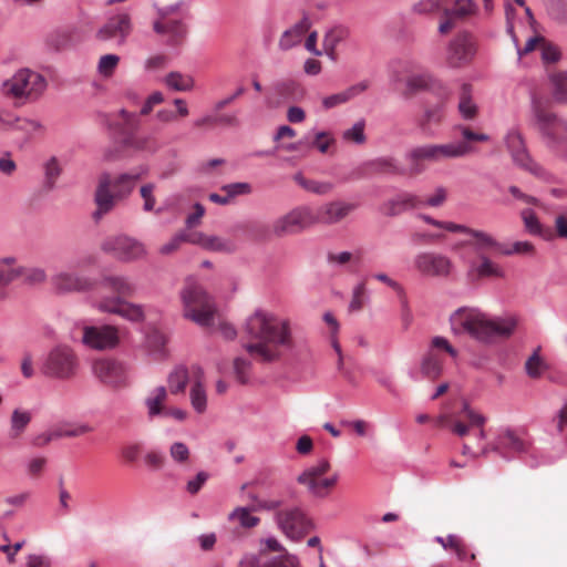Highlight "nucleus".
I'll return each mask as SVG.
<instances>
[{"mask_svg":"<svg viewBox=\"0 0 567 567\" xmlns=\"http://www.w3.org/2000/svg\"><path fill=\"white\" fill-rule=\"evenodd\" d=\"M522 219L524 221L526 230L532 235L542 234V225L532 209H524L522 213Z\"/></svg>","mask_w":567,"mask_h":567,"instance_id":"obj_61","label":"nucleus"},{"mask_svg":"<svg viewBox=\"0 0 567 567\" xmlns=\"http://www.w3.org/2000/svg\"><path fill=\"white\" fill-rule=\"evenodd\" d=\"M92 372L107 388L121 390L130 385V365L120 359H97L92 364Z\"/></svg>","mask_w":567,"mask_h":567,"instance_id":"obj_11","label":"nucleus"},{"mask_svg":"<svg viewBox=\"0 0 567 567\" xmlns=\"http://www.w3.org/2000/svg\"><path fill=\"white\" fill-rule=\"evenodd\" d=\"M359 205L343 199L327 202L315 209L316 224L331 226L346 220Z\"/></svg>","mask_w":567,"mask_h":567,"instance_id":"obj_21","label":"nucleus"},{"mask_svg":"<svg viewBox=\"0 0 567 567\" xmlns=\"http://www.w3.org/2000/svg\"><path fill=\"white\" fill-rule=\"evenodd\" d=\"M80 360L75 351L69 346H56L49 351L41 365L44 377L61 381H69L78 375Z\"/></svg>","mask_w":567,"mask_h":567,"instance_id":"obj_8","label":"nucleus"},{"mask_svg":"<svg viewBox=\"0 0 567 567\" xmlns=\"http://www.w3.org/2000/svg\"><path fill=\"white\" fill-rule=\"evenodd\" d=\"M47 81L38 72L20 69L11 78L3 81L2 94L20 104L39 99L45 91Z\"/></svg>","mask_w":567,"mask_h":567,"instance_id":"obj_6","label":"nucleus"},{"mask_svg":"<svg viewBox=\"0 0 567 567\" xmlns=\"http://www.w3.org/2000/svg\"><path fill=\"white\" fill-rule=\"evenodd\" d=\"M19 279H23L29 284H42L47 280V272L40 267H24L21 265Z\"/></svg>","mask_w":567,"mask_h":567,"instance_id":"obj_56","label":"nucleus"},{"mask_svg":"<svg viewBox=\"0 0 567 567\" xmlns=\"http://www.w3.org/2000/svg\"><path fill=\"white\" fill-rule=\"evenodd\" d=\"M251 504L243 507H236L229 514V520L238 523L244 528H252L260 522L259 517L251 515Z\"/></svg>","mask_w":567,"mask_h":567,"instance_id":"obj_44","label":"nucleus"},{"mask_svg":"<svg viewBox=\"0 0 567 567\" xmlns=\"http://www.w3.org/2000/svg\"><path fill=\"white\" fill-rule=\"evenodd\" d=\"M155 188H156V186L153 183L144 184L140 188L141 197L144 200L143 209L145 212H153L154 210V207H155V204H156V199H155V196H154Z\"/></svg>","mask_w":567,"mask_h":567,"instance_id":"obj_63","label":"nucleus"},{"mask_svg":"<svg viewBox=\"0 0 567 567\" xmlns=\"http://www.w3.org/2000/svg\"><path fill=\"white\" fill-rule=\"evenodd\" d=\"M553 93L556 101L567 103V72H557L550 75Z\"/></svg>","mask_w":567,"mask_h":567,"instance_id":"obj_50","label":"nucleus"},{"mask_svg":"<svg viewBox=\"0 0 567 567\" xmlns=\"http://www.w3.org/2000/svg\"><path fill=\"white\" fill-rule=\"evenodd\" d=\"M475 53V38L468 32H460L447 47L445 62L451 68H463L472 62Z\"/></svg>","mask_w":567,"mask_h":567,"instance_id":"obj_17","label":"nucleus"},{"mask_svg":"<svg viewBox=\"0 0 567 567\" xmlns=\"http://www.w3.org/2000/svg\"><path fill=\"white\" fill-rule=\"evenodd\" d=\"M503 450L513 453H523L527 450V443L517 436L513 431L506 430L501 433L494 442L484 445L478 453L473 451V446L471 444L464 442L462 454L471 455L474 458H477L481 456L486 457L489 452H501Z\"/></svg>","mask_w":567,"mask_h":567,"instance_id":"obj_18","label":"nucleus"},{"mask_svg":"<svg viewBox=\"0 0 567 567\" xmlns=\"http://www.w3.org/2000/svg\"><path fill=\"white\" fill-rule=\"evenodd\" d=\"M121 58L114 53H107L100 56L96 65L97 74L104 79H111L120 65Z\"/></svg>","mask_w":567,"mask_h":567,"instance_id":"obj_45","label":"nucleus"},{"mask_svg":"<svg viewBox=\"0 0 567 567\" xmlns=\"http://www.w3.org/2000/svg\"><path fill=\"white\" fill-rule=\"evenodd\" d=\"M126 144L137 151H144L148 153H155L159 148V144L154 136H128Z\"/></svg>","mask_w":567,"mask_h":567,"instance_id":"obj_48","label":"nucleus"},{"mask_svg":"<svg viewBox=\"0 0 567 567\" xmlns=\"http://www.w3.org/2000/svg\"><path fill=\"white\" fill-rule=\"evenodd\" d=\"M430 76L426 74H414L406 79L405 89L402 94L405 97H411L421 91H424L430 85Z\"/></svg>","mask_w":567,"mask_h":567,"instance_id":"obj_47","label":"nucleus"},{"mask_svg":"<svg viewBox=\"0 0 567 567\" xmlns=\"http://www.w3.org/2000/svg\"><path fill=\"white\" fill-rule=\"evenodd\" d=\"M183 315L203 328H213L217 309L210 296L195 281H187L181 292Z\"/></svg>","mask_w":567,"mask_h":567,"instance_id":"obj_5","label":"nucleus"},{"mask_svg":"<svg viewBox=\"0 0 567 567\" xmlns=\"http://www.w3.org/2000/svg\"><path fill=\"white\" fill-rule=\"evenodd\" d=\"M518 319L508 315L491 317L475 308H460L451 316V327L455 334L467 333L482 343L497 339H508L517 328Z\"/></svg>","mask_w":567,"mask_h":567,"instance_id":"obj_2","label":"nucleus"},{"mask_svg":"<svg viewBox=\"0 0 567 567\" xmlns=\"http://www.w3.org/2000/svg\"><path fill=\"white\" fill-rule=\"evenodd\" d=\"M473 147L465 142L446 144H425L413 147L405 156L409 162V174L414 176L425 171L426 163H440L466 156Z\"/></svg>","mask_w":567,"mask_h":567,"instance_id":"obj_4","label":"nucleus"},{"mask_svg":"<svg viewBox=\"0 0 567 567\" xmlns=\"http://www.w3.org/2000/svg\"><path fill=\"white\" fill-rule=\"evenodd\" d=\"M101 249L124 262L141 259L146 255L144 244L126 235H113L105 238L101 244Z\"/></svg>","mask_w":567,"mask_h":567,"instance_id":"obj_14","label":"nucleus"},{"mask_svg":"<svg viewBox=\"0 0 567 567\" xmlns=\"http://www.w3.org/2000/svg\"><path fill=\"white\" fill-rule=\"evenodd\" d=\"M250 367H251L250 361L243 359V358L235 359V361H234L235 377H236L237 381L240 382L241 384H245L248 382Z\"/></svg>","mask_w":567,"mask_h":567,"instance_id":"obj_64","label":"nucleus"},{"mask_svg":"<svg viewBox=\"0 0 567 567\" xmlns=\"http://www.w3.org/2000/svg\"><path fill=\"white\" fill-rule=\"evenodd\" d=\"M207 329L210 332H219L227 340H233L237 336L236 329L230 323L226 322L218 312L215 319V326Z\"/></svg>","mask_w":567,"mask_h":567,"instance_id":"obj_60","label":"nucleus"},{"mask_svg":"<svg viewBox=\"0 0 567 567\" xmlns=\"http://www.w3.org/2000/svg\"><path fill=\"white\" fill-rule=\"evenodd\" d=\"M169 456L177 465L185 466L190 461V451L185 443L174 442L169 446Z\"/></svg>","mask_w":567,"mask_h":567,"instance_id":"obj_54","label":"nucleus"},{"mask_svg":"<svg viewBox=\"0 0 567 567\" xmlns=\"http://www.w3.org/2000/svg\"><path fill=\"white\" fill-rule=\"evenodd\" d=\"M21 264L13 256L0 257V285L7 286L19 279Z\"/></svg>","mask_w":567,"mask_h":567,"instance_id":"obj_37","label":"nucleus"},{"mask_svg":"<svg viewBox=\"0 0 567 567\" xmlns=\"http://www.w3.org/2000/svg\"><path fill=\"white\" fill-rule=\"evenodd\" d=\"M365 295H367L365 282H360L359 285H357L353 288L352 299L349 305V310L351 312L360 311L363 308L364 301H365Z\"/></svg>","mask_w":567,"mask_h":567,"instance_id":"obj_62","label":"nucleus"},{"mask_svg":"<svg viewBox=\"0 0 567 567\" xmlns=\"http://www.w3.org/2000/svg\"><path fill=\"white\" fill-rule=\"evenodd\" d=\"M349 37V30L346 27L337 25L330 29L323 38V49L326 54L336 60V49L338 44L343 42Z\"/></svg>","mask_w":567,"mask_h":567,"instance_id":"obj_35","label":"nucleus"},{"mask_svg":"<svg viewBox=\"0 0 567 567\" xmlns=\"http://www.w3.org/2000/svg\"><path fill=\"white\" fill-rule=\"evenodd\" d=\"M31 415L27 411L14 410L11 416L12 436L18 437L29 424Z\"/></svg>","mask_w":567,"mask_h":567,"instance_id":"obj_55","label":"nucleus"},{"mask_svg":"<svg viewBox=\"0 0 567 567\" xmlns=\"http://www.w3.org/2000/svg\"><path fill=\"white\" fill-rule=\"evenodd\" d=\"M220 190L226 193L230 200H233L237 196L250 194L252 188L249 183L239 182L224 185Z\"/></svg>","mask_w":567,"mask_h":567,"instance_id":"obj_59","label":"nucleus"},{"mask_svg":"<svg viewBox=\"0 0 567 567\" xmlns=\"http://www.w3.org/2000/svg\"><path fill=\"white\" fill-rule=\"evenodd\" d=\"M505 142L509 153L512 154L513 161L518 166L537 177H545V171L530 158L522 133L518 130H511L505 137Z\"/></svg>","mask_w":567,"mask_h":567,"instance_id":"obj_20","label":"nucleus"},{"mask_svg":"<svg viewBox=\"0 0 567 567\" xmlns=\"http://www.w3.org/2000/svg\"><path fill=\"white\" fill-rule=\"evenodd\" d=\"M439 351H445L455 358L457 351L450 344L447 339L443 337H434L431 341L429 351L424 354L421 371L423 375L430 380H435L442 374L443 359Z\"/></svg>","mask_w":567,"mask_h":567,"instance_id":"obj_19","label":"nucleus"},{"mask_svg":"<svg viewBox=\"0 0 567 567\" xmlns=\"http://www.w3.org/2000/svg\"><path fill=\"white\" fill-rule=\"evenodd\" d=\"M452 267L450 258L432 251L420 252L414 258V268L423 276L446 277Z\"/></svg>","mask_w":567,"mask_h":567,"instance_id":"obj_24","label":"nucleus"},{"mask_svg":"<svg viewBox=\"0 0 567 567\" xmlns=\"http://www.w3.org/2000/svg\"><path fill=\"white\" fill-rule=\"evenodd\" d=\"M183 2H177L158 9V18L153 23L157 34L165 35L169 45L181 44L187 34V28L183 22Z\"/></svg>","mask_w":567,"mask_h":567,"instance_id":"obj_10","label":"nucleus"},{"mask_svg":"<svg viewBox=\"0 0 567 567\" xmlns=\"http://www.w3.org/2000/svg\"><path fill=\"white\" fill-rule=\"evenodd\" d=\"M369 174L403 175L404 171L393 157H379L364 164Z\"/></svg>","mask_w":567,"mask_h":567,"instance_id":"obj_33","label":"nucleus"},{"mask_svg":"<svg viewBox=\"0 0 567 567\" xmlns=\"http://www.w3.org/2000/svg\"><path fill=\"white\" fill-rule=\"evenodd\" d=\"M51 285L59 293L84 292L92 289V281L80 274L59 271L51 278Z\"/></svg>","mask_w":567,"mask_h":567,"instance_id":"obj_26","label":"nucleus"},{"mask_svg":"<svg viewBox=\"0 0 567 567\" xmlns=\"http://www.w3.org/2000/svg\"><path fill=\"white\" fill-rule=\"evenodd\" d=\"M485 423L486 417L473 410L467 403L464 404L455 420H452L447 414H442L435 419L436 426L449 427L453 434L460 437H465L473 431L474 436L480 442L486 439Z\"/></svg>","mask_w":567,"mask_h":567,"instance_id":"obj_9","label":"nucleus"},{"mask_svg":"<svg viewBox=\"0 0 567 567\" xmlns=\"http://www.w3.org/2000/svg\"><path fill=\"white\" fill-rule=\"evenodd\" d=\"M167 382L173 394L183 393L188 382L193 384V365L190 368L177 367L168 375Z\"/></svg>","mask_w":567,"mask_h":567,"instance_id":"obj_36","label":"nucleus"},{"mask_svg":"<svg viewBox=\"0 0 567 567\" xmlns=\"http://www.w3.org/2000/svg\"><path fill=\"white\" fill-rule=\"evenodd\" d=\"M457 233L468 235L470 238L465 241V244L473 246L480 256L484 255L485 252L503 254L501 244L485 231L471 229L464 226V229H460Z\"/></svg>","mask_w":567,"mask_h":567,"instance_id":"obj_29","label":"nucleus"},{"mask_svg":"<svg viewBox=\"0 0 567 567\" xmlns=\"http://www.w3.org/2000/svg\"><path fill=\"white\" fill-rule=\"evenodd\" d=\"M133 31L131 14L120 12L111 16L95 32V39L101 42L114 41L117 45L126 43Z\"/></svg>","mask_w":567,"mask_h":567,"instance_id":"obj_16","label":"nucleus"},{"mask_svg":"<svg viewBox=\"0 0 567 567\" xmlns=\"http://www.w3.org/2000/svg\"><path fill=\"white\" fill-rule=\"evenodd\" d=\"M80 331L81 342L90 349L105 351L120 344V330L114 326H83Z\"/></svg>","mask_w":567,"mask_h":567,"instance_id":"obj_15","label":"nucleus"},{"mask_svg":"<svg viewBox=\"0 0 567 567\" xmlns=\"http://www.w3.org/2000/svg\"><path fill=\"white\" fill-rule=\"evenodd\" d=\"M364 130L365 121L360 120L355 122L350 128L343 131L342 138L349 143H354L358 145L364 144L367 141Z\"/></svg>","mask_w":567,"mask_h":567,"instance_id":"obj_51","label":"nucleus"},{"mask_svg":"<svg viewBox=\"0 0 567 567\" xmlns=\"http://www.w3.org/2000/svg\"><path fill=\"white\" fill-rule=\"evenodd\" d=\"M167 400V390L165 386H156L145 399V405L147 408V414L150 417L164 414L165 402Z\"/></svg>","mask_w":567,"mask_h":567,"instance_id":"obj_34","label":"nucleus"},{"mask_svg":"<svg viewBox=\"0 0 567 567\" xmlns=\"http://www.w3.org/2000/svg\"><path fill=\"white\" fill-rule=\"evenodd\" d=\"M336 145V138L330 132H318L315 134L310 146L316 148L321 154L331 153V148Z\"/></svg>","mask_w":567,"mask_h":567,"instance_id":"obj_53","label":"nucleus"},{"mask_svg":"<svg viewBox=\"0 0 567 567\" xmlns=\"http://www.w3.org/2000/svg\"><path fill=\"white\" fill-rule=\"evenodd\" d=\"M480 259H481V264L475 268V272L478 278L503 277V270L497 264L493 262L491 259H488L484 255L480 256Z\"/></svg>","mask_w":567,"mask_h":567,"instance_id":"obj_52","label":"nucleus"},{"mask_svg":"<svg viewBox=\"0 0 567 567\" xmlns=\"http://www.w3.org/2000/svg\"><path fill=\"white\" fill-rule=\"evenodd\" d=\"M280 529L290 538L299 539L310 528L309 520L300 508H288L277 513Z\"/></svg>","mask_w":567,"mask_h":567,"instance_id":"obj_25","label":"nucleus"},{"mask_svg":"<svg viewBox=\"0 0 567 567\" xmlns=\"http://www.w3.org/2000/svg\"><path fill=\"white\" fill-rule=\"evenodd\" d=\"M444 118V111L441 104L426 107L424 114L419 120V127L426 134H432V125H439Z\"/></svg>","mask_w":567,"mask_h":567,"instance_id":"obj_38","label":"nucleus"},{"mask_svg":"<svg viewBox=\"0 0 567 567\" xmlns=\"http://www.w3.org/2000/svg\"><path fill=\"white\" fill-rule=\"evenodd\" d=\"M306 95V90L301 83L293 79H282L276 81L266 96L269 106H278L282 102H299Z\"/></svg>","mask_w":567,"mask_h":567,"instance_id":"obj_23","label":"nucleus"},{"mask_svg":"<svg viewBox=\"0 0 567 567\" xmlns=\"http://www.w3.org/2000/svg\"><path fill=\"white\" fill-rule=\"evenodd\" d=\"M456 19H464L476 12L472 0H453V8H449Z\"/></svg>","mask_w":567,"mask_h":567,"instance_id":"obj_57","label":"nucleus"},{"mask_svg":"<svg viewBox=\"0 0 567 567\" xmlns=\"http://www.w3.org/2000/svg\"><path fill=\"white\" fill-rule=\"evenodd\" d=\"M369 85L370 84L368 81H361L357 84L347 87L346 90L339 93L326 96L322 99V106L324 110H330L338 105L344 104L354 99L355 96L360 95L364 91H367L369 89Z\"/></svg>","mask_w":567,"mask_h":567,"instance_id":"obj_31","label":"nucleus"},{"mask_svg":"<svg viewBox=\"0 0 567 567\" xmlns=\"http://www.w3.org/2000/svg\"><path fill=\"white\" fill-rule=\"evenodd\" d=\"M293 181L301 186L303 189L311 192L317 195H327L329 194L334 185L330 182H320L316 179H309L305 177L301 173H297L293 176Z\"/></svg>","mask_w":567,"mask_h":567,"instance_id":"obj_42","label":"nucleus"},{"mask_svg":"<svg viewBox=\"0 0 567 567\" xmlns=\"http://www.w3.org/2000/svg\"><path fill=\"white\" fill-rule=\"evenodd\" d=\"M533 112L542 134L556 144L567 143V122L557 117L537 99L533 100Z\"/></svg>","mask_w":567,"mask_h":567,"instance_id":"obj_13","label":"nucleus"},{"mask_svg":"<svg viewBox=\"0 0 567 567\" xmlns=\"http://www.w3.org/2000/svg\"><path fill=\"white\" fill-rule=\"evenodd\" d=\"M339 480V472L332 468L328 458L319 460L297 477V482L305 486L309 494L318 498L328 497L338 485Z\"/></svg>","mask_w":567,"mask_h":567,"instance_id":"obj_7","label":"nucleus"},{"mask_svg":"<svg viewBox=\"0 0 567 567\" xmlns=\"http://www.w3.org/2000/svg\"><path fill=\"white\" fill-rule=\"evenodd\" d=\"M423 207H425V202L422 196L412 193H402L385 202L381 206V212L385 216H396L405 210L420 209Z\"/></svg>","mask_w":567,"mask_h":567,"instance_id":"obj_27","label":"nucleus"},{"mask_svg":"<svg viewBox=\"0 0 567 567\" xmlns=\"http://www.w3.org/2000/svg\"><path fill=\"white\" fill-rule=\"evenodd\" d=\"M100 286L104 290H109L114 296H105L104 298H131L136 292L135 284L127 277L110 275L102 278Z\"/></svg>","mask_w":567,"mask_h":567,"instance_id":"obj_28","label":"nucleus"},{"mask_svg":"<svg viewBox=\"0 0 567 567\" xmlns=\"http://www.w3.org/2000/svg\"><path fill=\"white\" fill-rule=\"evenodd\" d=\"M10 125L17 131L24 133L28 138L44 133V126L39 121L32 118L17 117Z\"/></svg>","mask_w":567,"mask_h":567,"instance_id":"obj_46","label":"nucleus"},{"mask_svg":"<svg viewBox=\"0 0 567 567\" xmlns=\"http://www.w3.org/2000/svg\"><path fill=\"white\" fill-rule=\"evenodd\" d=\"M93 305L101 312L118 315L133 322H142L145 319L143 306L122 298H101Z\"/></svg>","mask_w":567,"mask_h":567,"instance_id":"obj_22","label":"nucleus"},{"mask_svg":"<svg viewBox=\"0 0 567 567\" xmlns=\"http://www.w3.org/2000/svg\"><path fill=\"white\" fill-rule=\"evenodd\" d=\"M471 93L472 86L470 84H463L460 94L458 111L465 120H473L477 115V106L472 101Z\"/></svg>","mask_w":567,"mask_h":567,"instance_id":"obj_43","label":"nucleus"},{"mask_svg":"<svg viewBox=\"0 0 567 567\" xmlns=\"http://www.w3.org/2000/svg\"><path fill=\"white\" fill-rule=\"evenodd\" d=\"M317 225L315 209L308 205H300L277 218L271 225L276 237L299 234Z\"/></svg>","mask_w":567,"mask_h":567,"instance_id":"obj_12","label":"nucleus"},{"mask_svg":"<svg viewBox=\"0 0 567 567\" xmlns=\"http://www.w3.org/2000/svg\"><path fill=\"white\" fill-rule=\"evenodd\" d=\"M44 172H45V183L50 188H52L62 172V168H61L56 157H51L45 163Z\"/></svg>","mask_w":567,"mask_h":567,"instance_id":"obj_58","label":"nucleus"},{"mask_svg":"<svg viewBox=\"0 0 567 567\" xmlns=\"http://www.w3.org/2000/svg\"><path fill=\"white\" fill-rule=\"evenodd\" d=\"M204 249L215 252L231 254L236 250V245L229 239L207 235Z\"/></svg>","mask_w":567,"mask_h":567,"instance_id":"obj_49","label":"nucleus"},{"mask_svg":"<svg viewBox=\"0 0 567 567\" xmlns=\"http://www.w3.org/2000/svg\"><path fill=\"white\" fill-rule=\"evenodd\" d=\"M147 174L146 166H140L130 173L117 176L110 173L101 174L94 193L96 209L93 213V218L100 220L115 207L117 202L126 199L133 193L136 183Z\"/></svg>","mask_w":567,"mask_h":567,"instance_id":"obj_3","label":"nucleus"},{"mask_svg":"<svg viewBox=\"0 0 567 567\" xmlns=\"http://www.w3.org/2000/svg\"><path fill=\"white\" fill-rule=\"evenodd\" d=\"M174 106L176 107L175 111L169 109H162L157 111L156 118L164 124L173 123L177 121L179 117L184 118L189 115V110L187 106V103L183 99H175L173 101Z\"/></svg>","mask_w":567,"mask_h":567,"instance_id":"obj_39","label":"nucleus"},{"mask_svg":"<svg viewBox=\"0 0 567 567\" xmlns=\"http://www.w3.org/2000/svg\"><path fill=\"white\" fill-rule=\"evenodd\" d=\"M244 331L249 339L244 348L259 362L277 361L295 346L290 321L262 309L247 318Z\"/></svg>","mask_w":567,"mask_h":567,"instance_id":"obj_1","label":"nucleus"},{"mask_svg":"<svg viewBox=\"0 0 567 567\" xmlns=\"http://www.w3.org/2000/svg\"><path fill=\"white\" fill-rule=\"evenodd\" d=\"M310 22L308 18L301 19L290 29L286 30L279 40V47L281 50H290L295 45L299 44L305 34L309 31Z\"/></svg>","mask_w":567,"mask_h":567,"instance_id":"obj_32","label":"nucleus"},{"mask_svg":"<svg viewBox=\"0 0 567 567\" xmlns=\"http://www.w3.org/2000/svg\"><path fill=\"white\" fill-rule=\"evenodd\" d=\"M193 409L203 414L207 409V394L204 388V372L198 365H193V384L189 392Z\"/></svg>","mask_w":567,"mask_h":567,"instance_id":"obj_30","label":"nucleus"},{"mask_svg":"<svg viewBox=\"0 0 567 567\" xmlns=\"http://www.w3.org/2000/svg\"><path fill=\"white\" fill-rule=\"evenodd\" d=\"M238 229L243 230L247 239L252 241H266L270 239L272 231L267 225L249 221L238 226Z\"/></svg>","mask_w":567,"mask_h":567,"instance_id":"obj_40","label":"nucleus"},{"mask_svg":"<svg viewBox=\"0 0 567 567\" xmlns=\"http://www.w3.org/2000/svg\"><path fill=\"white\" fill-rule=\"evenodd\" d=\"M164 83L171 90L178 92L192 91L195 86V80L192 75L183 74L176 71L169 72L165 76Z\"/></svg>","mask_w":567,"mask_h":567,"instance_id":"obj_41","label":"nucleus"}]
</instances>
